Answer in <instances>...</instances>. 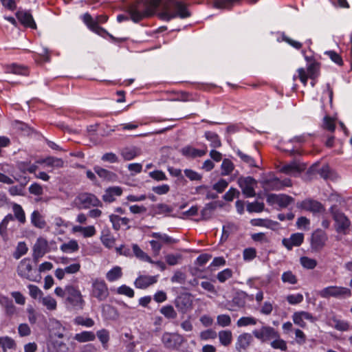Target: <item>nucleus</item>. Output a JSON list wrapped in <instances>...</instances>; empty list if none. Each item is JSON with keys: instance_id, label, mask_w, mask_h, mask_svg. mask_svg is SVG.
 Segmentation results:
<instances>
[{"instance_id": "nucleus-53", "label": "nucleus", "mask_w": 352, "mask_h": 352, "mask_svg": "<svg viewBox=\"0 0 352 352\" xmlns=\"http://www.w3.org/2000/svg\"><path fill=\"white\" fill-rule=\"evenodd\" d=\"M232 276V270L227 268L218 273L217 278L220 283H224Z\"/></svg>"}, {"instance_id": "nucleus-40", "label": "nucleus", "mask_w": 352, "mask_h": 352, "mask_svg": "<svg viewBox=\"0 0 352 352\" xmlns=\"http://www.w3.org/2000/svg\"><path fill=\"white\" fill-rule=\"evenodd\" d=\"M52 325L54 336L58 337V338H63L64 337L65 328L58 320L53 322Z\"/></svg>"}, {"instance_id": "nucleus-19", "label": "nucleus", "mask_w": 352, "mask_h": 352, "mask_svg": "<svg viewBox=\"0 0 352 352\" xmlns=\"http://www.w3.org/2000/svg\"><path fill=\"white\" fill-rule=\"evenodd\" d=\"M32 270V268L30 259L24 258L19 263L17 268V272L21 277L30 280H34L30 274Z\"/></svg>"}, {"instance_id": "nucleus-9", "label": "nucleus", "mask_w": 352, "mask_h": 352, "mask_svg": "<svg viewBox=\"0 0 352 352\" xmlns=\"http://www.w3.org/2000/svg\"><path fill=\"white\" fill-rule=\"evenodd\" d=\"M238 184L241 188L243 193L247 197H254L255 191L254 186L256 184V182L253 177H240L238 179Z\"/></svg>"}, {"instance_id": "nucleus-56", "label": "nucleus", "mask_w": 352, "mask_h": 352, "mask_svg": "<svg viewBox=\"0 0 352 352\" xmlns=\"http://www.w3.org/2000/svg\"><path fill=\"white\" fill-rule=\"evenodd\" d=\"M237 155L241 158L242 161L248 164L250 166L256 167V165L254 163V160L250 155L243 153L241 151L238 150L236 151Z\"/></svg>"}, {"instance_id": "nucleus-10", "label": "nucleus", "mask_w": 352, "mask_h": 352, "mask_svg": "<svg viewBox=\"0 0 352 352\" xmlns=\"http://www.w3.org/2000/svg\"><path fill=\"white\" fill-rule=\"evenodd\" d=\"M296 206L298 208L314 213H321L325 210L323 205L320 202L311 199H307L300 202H298Z\"/></svg>"}, {"instance_id": "nucleus-48", "label": "nucleus", "mask_w": 352, "mask_h": 352, "mask_svg": "<svg viewBox=\"0 0 352 352\" xmlns=\"http://www.w3.org/2000/svg\"><path fill=\"white\" fill-rule=\"evenodd\" d=\"M264 210V204L263 202L255 201L248 203L247 205V210L249 212H260Z\"/></svg>"}, {"instance_id": "nucleus-15", "label": "nucleus", "mask_w": 352, "mask_h": 352, "mask_svg": "<svg viewBox=\"0 0 352 352\" xmlns=\"http://www.w3.org/2000/svg\"><path fill=\"white\" fill-rule=\"evenodd\" d=\"M48 243L46 239L38 238L33 247V259L37 263L38 259L43 257L47 251Z\"/></svg>"}, {"instance_id": "nucleus-3", "label": "nucleus", "mask_w": 352, "mask_h": 352, "mask_svg": "<svg viewBox=\"0 0 352 352\" xmlns=\"http://www.w3.org/2000/svg\"><path fill=\"white\" fill-rule=\"evenodd\" d=\"M66 292L65 305L76 310H82L85 305V300L78 288L74 285H67Z\"/></svg>"}, {"instance_id": "nucleus-50", "label": "nucleus", "mask_w": 352, "mask_h": 352, "mask_svg": "<svg viewBox=\"0 0 352 352\" xmlns=\"http://www.w3.org/2000/svg\"><path fill=\"white\" fill-rule=\"evenodd\" d=\"M257 320L253 317H241L236 322L238 327H245L248 325H255Z\"/></svg>"}, {"instance_id": "nucleus-28", "label": "nucleus", "mask_w": 352, "mask_h": 352, "mask_svg": "<svg viewBox=\"0 0 352 352\" xmlns=\"http://www.w3.org/2000/svg\"><path fill=\"white\" fill-rule=\"evenodd\" d=\"M217 202H211L209 204H207L205 207L202 209L201 211V218L204 220H208L209 219L215 209L217 208Z\"/></svg>"}, {"instance_id": "nucleus-51", "label": "nucleus", "mask_w": 352, "mask_h": 352, "mask_svg": "<svg viewBox=\"0 0 352 352\" xmlns=\"http://www.w3.org/2000/svg\"><path fill=\"white\" fill-rule=\"evenodd\" d=\"M146 1H142L141 3H139L138 5H136L135 7H133V8L131 9L129 13H128L127 14H119L116 16V19H117V21L118 22H121L122 21H126V20H129V19H131L133 22L134 21L131 18V14L133 12H135V10H137L139 7L144 3H145Z\"/></svg>"}, {"instance_id": "nucleus-16", "label": "nucleus", "mask_w": 352, "mask_h": 352, "mask_svg": "<svg viewBox=\"0 0 352 352\" xmlns=\"http://www.w3.org/2000/svg\"><path fill=\"white\" fill-rule=\"evenodd\" d=\"M294 322L302 328L306 327V323L304 320L310 321L311 322H315L317 321V318L311 314L301 311L295 312L292 316Z\"/></svg>"}, {"instance_id": "nucleus-45", "label": "nucleus", "mask_w": 352, "mask_h": 352, "mask_svg": "<svg viewBox=\"0 0 352 352\" xmlns=\"http://www.w3.org/2000/svg\"><path fill=\"white\" fill-rule=\"evenodd\" d=\"M151 236L153 238H155L157 241H159L161 244L167 243L170 244L175 242V240L172 239L171 237L168 236L166 234H161L159 232H153L151 234Z\"/></svg>"}, {"instance_id": "nucleus-54", "label": "nucleus", "mask_w": 352, "mask_h": 352, "mask_svg": "<svg viewBox=\"0 0 352 352\" xmlns=\"http://www.w3.org/2000/svg\"><path fill=\"white\" fill-rule=\"evenodd\" d=\"M322 127L326 130L333 132L336 129L333 119L328 116H326L323 118Z\"/></svg>"}, {"instance_id": "nucleus-60", "label": "nucleus", "mask_w": 352, "mask_h": 352, "mask_svg": "<svg viewBox=\"0 0 352 352\" xmlns=\"http://www.w3.org/2000/svg\"><path fill=\"white\" fill-rule=\"evenodd\" d=\"M87 25L88 28L96 32V34L104 36L105 34H107V31L101 28L99 24L100 23H86Z\"/></svg>"}, {"instance_id": "nucleus-57", "label": "nucleus", "mask_w": 352, "mask_h": 352, "mask_svg": "<svg viewBox=\"0 0 352 352\" xmlns=\"http://www.w3.org/2000/svg\"><path fill=\"white\" fill-rule=\"evenodd\" d=\"M186 274L179 271L177 270L175 272L174 275L171 277V282L172 283H177L179 284H184L186 280Z\"/></svg>"}, {"instance_id": "nucleus-24", "label": "nucleus", "mask_w": 352, "mask_h": 352, "mask_svg": "<svg viewBox=\"0 0 352 352\" xmlns=\"http://www.w3.org/2000/svg\"><path fill=\"white\" fill-rule=\"evenodd\" d=\"M157 282L155 276H140L135 281V285L138 288L145 289Z\"/></svg>"}, {"instance_id": "nucleus-35", "label": "nucleus", "mask_w": 352, "mask_h": 352, "mask_svg": "<svg viewBox=\"0 0 352 352\" xmlns=\"http://www.w3.org/2000/svg\"><path fill=\"white\" fill-rule=\"evenodd\" d=\"M281 280L284 283L290 285H295L298 283L297 276L290 270L283 273Z\"/></svg>"}, {"instance_id": "nucleus-42", "label": "nucleus", "mask_w": 352, "mask_h": 352, "mask_svg": "<svg viewBox=\"0 0 352 352\" xmlns=\"http://www.w3.org/2000/svg\"><path fill=\"white\" fill-rule=\"evenodd\" d=\"M98 339L101 342L102 346L104 349H107L108 348V342L109 340V331L106 329H101L97 331L96 333Z\"/></svg>"}, {"instance_id": "nucleus-18", "label": "nucleus", "mask_w": 352, "mask_h": 352, "mask_svg": "<svg viewBox=\"0 0 352 352\" xmlns=\"http://www.w3.org/2000/svg\"><path fill=\"white\" fill-rule=\"evenodd\" d=\"M252 333L256 338L263 341L278 337V333L270 327H263L260 330L253 331Z\"/></svg>"}, {"instance_id": "nucleus-39", "label": "nucleus", "mask_w": 352, "mask_h": 352, "mask_svg": "<svg viewBox=\"0 0 352 352\" xmlns=\"http://www.w3.org/2000/svg\"><path fill=\"white\" fill-rule=\"evenodd\" d=\"M74 338L78 342H85L94 340L95 339V335L92 332L83 331L80 333H76Z\"/></svg>"}, {"instance_id": "nucleus-64", "label": "nucleus", "mask_w": 352, "mask_h": 352, "mask_svg": "<svg viewBox=\"0 0 352 352\" xmlns=\"http://www.w3.org/2000/svg\"><path fill=\"white\" fill-rule=\"evenodd\" d=\"M15 128L23 133L24 135H30L32 129L28 126L25 123L16 121L15 123Z\"/></svg>"}, {"instance_id": "nucleus-31", "label": "nucleus", "mask_w": 352, "mask_h": 352, "mask_svg": "<svg viewBox=\"0 0 352 352\" xmlns=\"http://www.w3.org/2000/svg\"><path fill=\"white\" fill-rule=\"evenodd\" d=\"M6 72L23 76L28 75V68L19 65L17 64H12L6 67Z\"/></svg>"}, {"instance_id": "nucleus-55", "label": "nucleus", "mask_w": 352, "mask_h": 352, "mask_svg": "<svg viewBox=\"0 0 352 352\" xmlns=\"http://www.w3.org/2000/svg\"><path fill=\"white\" fill-rule=\"evenodd\" d=\"M75 323L78 325L91 327L94 326V321L90 318H83L82 316H78L75 318Z\"/></svg>"}, {"instance_id": "nucleus-63", "label": "nucleus", "mask_w": 352, "mask_h": 352, "mask_svg": "<svg viewBox=\"0 0 352 352\" xmlns=\"http://www.w3.org/2000/svg\"><path fill=\"white\" fill-rule=\"evenodd\" d=\"M101 160L104 162H107L109 163H118L119 162V158L118 157L113 153H104L102 157Z\"/></svg>"}, {"instance_id": "nucleus-13", "label": "nucleus", "mask_w": 352, "mask_h": 352, "mask_svg": "<svg viewBox=\"0 0 352 352\" xmlns=\"http://www.w3.org/2000/svg\"><path fill=\"white\" fill-rule=\"evenodd\" d=\"M306 168V164L300 163L297 160L292 161L290 163L283 165L280 168V172L289 175H296L300 173Z\"/></svg>"}, {"instance_id": "nucleus-52", "label": "nucleus", "mask_w": 352, "mask_h": 352, "mask_svg": "<svg viewBox=\"0 0 352 352\" xmlns=\"http://www.w3.org/2000/svg\"><path fill=\"white\" fill-rule=\"evenodd\" d=\"M300 263L305 268L312 270L316 266L317 261L314 258L302 256L300 258Z\"/></svg>"}, {"instance_id": "nucleus-23", "label": "nucleus", "mask_w": 352, "mask_h": 352, "mask_svg": "<svg viewBox=\"0 0 352 352\" xmlns=\"http://www.w3.org/2000/svg\"><path fill=\"white\" fill-rule=\"evenodd\" d=\"M95 173L102 179L108 182H115L118 179L116 173L103 168L100 166H96L94 168Z\"/></svg>"}, {"instance_id": "nucleus-6", "label": "nucleus", "mask_w": 352, "mask_h": 352, "mask_svg": "<svg viewBox=\"0 0 352 352\" xmlns=\"http://www.w3.org/2000/svg\"><path fill=\"white\" fill-rule=\"evenodd\" d=\"M75 201L81 205L80 208H89L91 206L94 207H102V202L98 199V197L91 193L82 192L79 194Z\"/></svg>"}, {"instance_id": "nucleus-46", "label": "nucleus", "mask_w": 352, "mask_h": 352, "mask_svg": "<svg viewBox=\"0 0 352 352\" xmlns=\"http://www.w3.org/2000/svg\"><path fill=\"white\" fill-rule=\"evenodd\" d=\"M133 251L135 256L138 257V258L149 263H153L150 256H148L145 252H144L138 245H133Z\"/></svg>"}, {"instance_id": "nucleus-27", "label": "nucleus", "mask_w": 352, "mask_h": 352, "mask_svg": "<svg viewBox=\"0 0 352 352\" xmlns=\"http://www.w3.org/2000/svg\"><path fill=\"white\" fill-rule=\"evenodd\" d=\"M18 22H35L30 10L19 9L16 12Z\"/></svg>"}, {"instance_id": "nucleus-38", "label": "nucleus", "mask_w": 352, "mask_h": 352, "mask_svg": "<svg viewBox=\"0 0 352 352\" xmlns=\"http://www.w3.org/2000/svg\"><path fill=\"white\" fill-rule=\"evenodd\" d=\"M12 221H14V216L11 214H8L0 223V234L4 239L7 236L8 223Z\"/></svg>"}, {"instance_id": "nucleus-17", "label": "nucleus", "mask_w": 352, "mask_h": 352, "mask_svg": "<svg viewBox=\"0 0 352 352\" xmlns=\"http://www.w3.org/2000/svg\"><path fill=\"white\" fill-rule=\"evenodd\" d=\"M304 241V234L302 233L292 234L289 238H284L282 240V244L288 250H292L293 247L300 246Z\"/></svg>"}, {"instance_id": "nucleus-44", "label": "nucleus", "mask_w": 352, "mask_h": 352, "mask_svg": "<svg viewBox=\"0 0 352 352\" xmlns=\"http://www.w3.org/2000/svg\"><path fill=\"white\" fill-rule=\"evenodd\" d=\"M234 168V164L229 159H224L221 164V175H230Z\"/></svg>"}, {"instance_id": "nucleus-37", "label": "nucleus", "mask_w": 352, "mask_h": 352, "mask_svg": "<svg viewBox=\"0 0 352 352\" xmlns=\"http://www.w3.org/2000/svg\"><path fill=\"white\" fill-rule=\"evenodd\" d=\"M12 209L14 214V218L17 219L21 223H24L25 222V215L22 207L19 204H14Z\"/></svg>"}, {"instance_id": "nucleus-2", "label": "nucleus", "mask_w": 352, "mask_h": 352, "mask_svg": "<svg viewBox=\"0 0 352 352\" xmlns=\"http://www.w3.org/2000/svg\"><path fill=\"white\" fill-rule=\"evenodd\" d=\"M329 211L334 221L336 232L338 234L346 235L351 225L349 217L336 205L332 206Z\"/></svg>"}, {"instance_id": "nucleus-11", "label": "nucleus", "mask_w": 352, "mask_h": 352, "mask_svg": "<svg viewBox=\"0 0 352 352\" xmlns=\"http://www.w3.org/2000/svg\"><path fill=\"white\" fill-rule=\"evenodd\" d=\"M258 1V0H214V6L217 9H231L234 6L242 5L243 2L254 5Z\"/></svg>"}, {"instance_id": "nucleus-26", "label": "nucleus", "mask_w": 352, "mask_h": 352, "mask_svg": "<svg viewBox=\"0 0 352 352\" xmlns=\"http://www.w3.org/2000/svg\"><path fill=\"white\" fill-rule=\"evenodd\" d=\"M220 343L224 346H229L232 340V333L230 330H222L218 333Z\"/></svg>"}, {"instance_id": "nucleus-47", "label": "nucleus", "mask_w": 352, "mask_h": 352, "mask_svg": "<svg viewBox=\"0 0 352 352\" xmlns=\"http://www.w3.org/2000/svg\"><path fill=\"white\" fill-rule=\"evenodd\" d=\"M28 248L25 242H19L17 245L16 251L14 252V257L16 259L20 258L23 255L25 254Z\"/></svg>"}, {"instance_id": "nucleus-5", "label": "nucleus", "mask_w": 352, "mask_h": 352, "mask_svg": "<svg viewBox=\"0 0 352 352\" xmlns=\"http://www.w3.org/2000/svg\"><path fill=\"white\" fill-rule=\"evenodd\" d=\"M322 298H328L333 297L336 298H344L351 296V290L344 287L329 286L319 292Z\"/></svg>"}, {"instance_id": "nucleus-62", "label": "nucleus", "mask_w": 352, "mask_h": 352, "mask_svg": "<svg viewBox=\"0 0 352 352\" xmlns=\"http://www.w3.org/2000/svg\"><path fill=\"white\" fill-rule=\"evenodd\" d=\"M287 300L291 305L298 304L303 300V296L301 294H290L287 296Z\"/></svg>"}, {"instance_id": "nucleus-12", "label": "nucleus", "mask_w": 352, "mask_h": 352, "mask_svg": "<svg viewBox=\"0 0 352 352\" xmlns=\"http://www.w3.org/2000/svg\"><path fill=\"white\" fill-rule=\"evenodd\" d=\"M254 341V338L249 333H243L240 334L234 344L235 349L237 352H245L250 346Z\"/></svg>"}, {"instance_id": "nucleus-43", "label": "nucleus", "mask_w": 352, "mask_h": 352, "mask_svg": "<svg viewBox=\"0 0 352 352\" xmlns=\"http://www.w3.org/2000/svg\"><path fill=\"white\" fill-rule=\"evenodd\" d=\"M294 199L293 197L285 194H280L278 195V199L276 205L280 208H286L292 202H294Z\"/></svg>"}, {"instance_id": "nucleus-14", "label": "nucleus", "mask_w": 352, "mask_h": 352, "mask_svg": "<svg viewBox=\"0 0 352 352\" xmlns=\"http://www.w3.org/2000/svg\"><path fill=\"white\" fill-rule=\"evenodd\" d=\"M192 300L190 294H182L175 300V305L179 311L186 313L192 306Z\"/></svg>"}, {"instance_id": "nucleus-61", "label": "nucleus", "mask_w": 352, "mask_h": 352, "mask_svg": "<svg viewBox=\"0 0 352 352\" xmlns=\"http://www.w3.org/2000/svg\"><path fill=\"white\" fill-rule=\"evenodd\" d=\"M117 292L119 294L125 295L129 298L134 296L133 289L125 285L119 287L117 289Z\"/></svg>"}, {"instance_id": "nucleus-21", "label": "nucleus", "mask_w": 352, "mask_h": 352, "mask_svg": "<svg viewBox=\"0 0 352 352\" xmlns=\"http://www.w3.org/2000/svg\"><path fill=\"white\" fill-rule=\"evenodd\" d=\"M181 153L186 157L196 158L198 157H202L206 154V149L199 150L191 146H186L183 147L181 151Z\"/></svg>"}, {"instance_id": "nucleus-59", "label": "nucleus", "mask_w": 352, "mask_h": 352, "mask_svg": "<svg viewBox=\"0 0 352 352\" xmlns=\"http://www.w3.org/2000/svg\"><path fill=\"white\" fill-rule=\"evenodd\" d=\"M217 322L221 327H228L231 324V318L228 315L221 314L217 316Z\"/></svg>"}, {"instance_id": "nucleus-30", "label": "nucleus", "mask_w": 352, "mask_h": 352, "mask_svg": "<svg viewBox=\"0 0 352 352\" xmlns=\"http://www.w3.org/2000/svg\"><path fill=\"white\" fill-rule=\"evenodd\" d=\"M0 304L5 307L8 315H12L15 312V306L12 300L6 296H0Z\"/></svg>"}, {"instance_id": "nucleus-1", "label": "nucleus", "mask_w": 352, "mask_h": 352, "mask_svg": "<svg viewBox=\"0 0 352 352\" xmlns=\"http://www.w3.org/2000/svg\"><path fill=\"white\" fill-rule=\"evenodd\" d=\"M156 15L161 21L186 19L191 16L189 5L179 0H146L133 12L131 18L134 22Z\"/></svg>"}, {"instance_id": "nucleus-7", "label": "nucleus", "mask_w": 352, "mask_h": 352, "mask_svg": "<svg viewBox=\"0 0 352 352\" xmlns=\"http://www.w3.org/2000/svg\"><path fill=\"white\" fill-rule=\"evenodd\" d=\"M328 240L327 233L321 230H316L311 234L310 245L311 249L315 252L320 251L326 245Z\"/></svg>"}, {"instance_id": "nucleus-36", "label": "nucleus", "mask_w": 352, "mask_h": 352, "mask_svg": "<svg viewBox=\"0 0 352 352\" xmlns=\"http://www.w3.org/2000/svg\"><path fill=\"white\" fill-rule=\"evenodd\" d=\"M160 313L168 319H175L177 314L172 305H166L160 309Z\"/></svg>"}, {"instance_id": "nucleus-29", "label": "nucleus", "mask_w": 352, "mask_h": 352, "mask_svg": "<svg viewBox=\"0 0 352 352\" xmlns=\"http://www.w3.org/2000/svg\"><path fill=\"white\" fill-rule=\"evenodd\" d=\"M31 221L32 224L38 228H44L46 226V222L42 215L38 211L34 210L31 215Z\"/></svg>"}, {"instance_id": "nucleus-49", "label": "nucleus", "mask_w": 352, "mask_h": 352, "mask_svg": "<svg viewBox=\"0 0 352 352\" xmlns=\"http://www.w3.org/2000/svg\"><path fill=\"white\" fill-rule=\"evenodd\" d=\"M43 162L48 166L60 168L63 166V161L60 158L50 157L43 160Z\"/></svg>"}, {"instance_id": "nucleus-32", "label": "nucleus", "mask_w": 352, "mask_h": 352, "mask_svg": "<svg viewBox=\"0 0 352 352\" xmlns=\"http://www.w3.org/2000/svg\"><path fill=\"white\" fill-rule=\"evenodd\" d=\"M122 276V272L121 267L116 266L107 273L106 278L109 282H113L120 278Z\"/></svg>"}, {"instance_id": "nucleus-58", "label": "nucleus", "mask_w": 352, "mask_h": 352, "mask_svg": "<svg viewBox=\"0 0 352 352\" xmlns=\"http://www.w3.org/2000/svg\"><path fill=\"white\" fill-rule=\"evenodd\" d=\"M42 302L49 310H55L56 309V301L51 296L43 298Z\"/></svg>"}, {"instance_id": "nucleus-25", "label": "nucleus", "mask_w": 352, "mask_h": 352, "mask_svg": "<svg viewBox=\"0 0 352 352\" xmlns=\"http://www.w3.org/2000/svg\"><path fill=\"white\" fill-rule=\"evenodd\" d=\"M120 155L124 160L129 161L140 155V150L135 146L125 147L120 151Z\"/></svg>"}, {"instance_id": "nucleus-8", "label": "nucleus", "mask_w": 352, "mask_h": 352, "mask_svg": "<svg viewBox=\"0 0 352 352\" xmlns=\"http://www.w3.org/2000/svg\"><path fill=\"white\" fill-rule=\"evenodd\" d=\"M109 290L107 284L103 280L95 279L92 283L91 295L99 301H103L109 296Z\"/></svg>"}, {"instance_id": "nucleus-4", "label": "nucleus", "mask_w": 352, "mask_h": 352, "mask_svg": "<svg viewBox=\"0 0 352 352\" xmlns=\"http://www.w3.org/2000/svg\"><path fill=\"white\" fill-rule=\"evenodd\" d=\"M161 341L166 349L178 350L185 342V339L177 333L164 332L162 336Z\"/></svg>"}, {"instance_id": "nucleus-20", "label": "nucleus", "mask_w": 352, "mask_h": 352, "mask_svg": "<svg viewBox=\"0 0 352 352\" xmlns=\"http://www.w3.org/2000/svg\"><path fill=\"white\" fill-rule=\"evenodd\" d=\"M122 193V188L120 186H112L107 188L102 195V199L105 202L111 203L116 200V197H120Z\"/></svg>"}, {"instance_id": "nucleus-34", "label": "nucleus", "mask_w": 352, "mask_h": 352, "mask_svg": "<svg viewBox=\"0 0 352 352\" xmlns=\"http://www.w3.org/2000/svg\"><path fill=\"white\" fill-rule=\"evenodd\" d=\"M78 244L76 241L71 240L67 243H65L60 245V250L63 252L71 253L78 250Z\"/></svg>"}, {"instance_id": "nucleus-41", "label": "nucleus", "mask_w": 352, "mask_h": 352, "mask_svg": "<svg viewBox=\"0 0 352 352\" xmlns=\"http://www.w3.org/2000/svg\"><path fill=\"white\" fill-rule=\"evenodd\" d=\"M0 344L3 352H6L8 349H14L15 346L14 340L8 336L1 337Z\"/></svg>"}, {"instance_id": "nucleus-33", "label": "nucleus", "mask_w": 352, "mask_h": 352, "mask_svg": "<svg viewBox=\"0 0 352 352\" xmlns=\"http://www.w3.org/2000/svg\"><path fill=\"white\" fill-rule=\"evenodd\" d=\"M206 138L210 142V146L212 148H218L221 145L219 135L212 131H206L205 133Z\"/></svg>"}, {"instance_id": "nucleus-22", "label": "nucleus", "mask_w": 352, "mask_h": 352, "mask_svg": "<svg viewBox=\"0 0 352 352\" xmlns=\"http://www.w3.org/2000/svg\"><path fill=\"white\" fill-rule=\"evenodd\" d=\"M263 188L265 190H278L283 187L282 181L277 177L265 179L263 182Z\"/></svg>"}]
</instances>
